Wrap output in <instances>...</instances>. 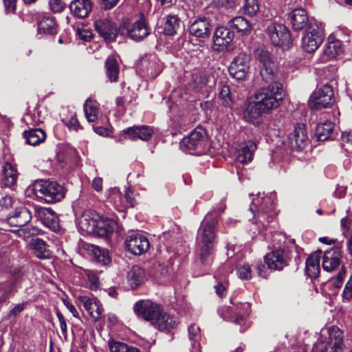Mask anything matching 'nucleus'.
Wrapping results in <instances>:
<instances>
[{"label":"nucleus","instance_id":"obj_1","mask_svg":"<svg viewBox=\"0 0 352 352\" xmlns=\"http://www.w3.org/2000/svg\"><path fill=\"white\" fill-rule=\"evenodd\" d=\"M256 59L263 80L270 84L258 90L250 98L243 111V116L246 122L258 125L263 114H267L280 106L285 94L283 85L273 82L276 66L272 54L263 49H258Z\"/></svg>","mask_w":352,"mask_h":352},{"label":"nucleus","instance_id":"obj_2","mask_svg":"<svg viewBox=\"0 0 352 352\" xmlns=\"http://www.w3.org/2000/svg\"><path fill=\"white\" fill-rule=\"evenodd\" d=\"M274 195L261 197L258 194L256 198L252 200L250 210L253 214L256 223H260L263 226H267L274 219L276 212Z\"/></svg>","mask_w":352,"mask_h":352},{"label":"nucleus","instance_id":"obj_3","mask_svg":"<svg viewBox=\"0 0 352 352\" xmlns=\"http://www.w3.org/2000/svg\"><path fill=\"white\" fill-rule=\"evenodd\" d=\"M35 195L47 204L60 201L65 195V188L56 182L38 180L33 184Z\"/></svg>","mask_w":352,"mask_h":352},{"label":"nucleus","instance_id":"obj_4","mask_svg":"<svg viewBox=\"0 0 352 352\" xmlns=\"http://www.w3.org/2000/svg\"><path fill=\"white\" fill-rule=\"evenodd\" d=\"M324 37L323 30L318 23L310 21L302 38V48L308 53L315 52L322 43Z\"/></svg>","mask_w":352,"mask_h":352},{"label":"nucleus","instance_id":"obj_5","mask_svg":"<svg viewBox=\"0 0 352 352\" xmlns=\"http://www.w3.org/2000/svg\"><path fill=\"white\" fill-rule=\"evenodd\" d=\"M218 223L216 216L208 212L202 221L198 231L199 245H214L216 239L215 227Z\"/></svg>","mask_w":352,"mask_h":352},{"label":"nucleus","instance_id":"obj_6","mask_svg":"<svg viewBox=\"0 0 352 352\" xmlns=\"http://www.w3.org/2000/svg\"><path fill=\"white\" fill-rule=\"evenodd\" d=\"M206 141V131L201 126L195 128L188 136L180 142L182 150L189 153H200L204 148Z\"/></svg>","mask_w":352,"mask_h":352},{"label":"nucleus","instance_id":"obj_7","mask_svg":"<svg viewBox=\"0 0 352 352\" xmlns=\"http://www.w3.org/2000/svg\"><path fill=\"white\" fill-rule=\"evenodd\" d=\"M133 310L138 317L150 322L152 324L155 319L160 316L163 309L160 305L150 300H141L134 305Z\"/></svg>","mask_w":352,"mask_h":352},{"label":"nucleus","instance_id":"obj_8","mask_svg":"<svg viewBox=\"0 0 352 352\" xmlns=\"http://www.w3.org/2000/svg\"><path fill=\"white\" fill-rule=\"evenodd\" d=\"M333 102V91L329 85H324L315 91L309 98L311 109L320 110L331 105Z\"/></svg>","mask_w":352,"mask_h":352},{"label":"nucleus","instance_id":"obj_9","mask_svg":"<svg viewBox=\"0 0 352 352\" xmlns=\"http://www.w3.org/2000/svg\"><path fill=\"white\" fill-rule=\"evenodd\" d=\"M267 33L272 43L276 46L289 48L292 41L288 28L282 24H272L268 27Z\"/></svg>","mask_w":352,"mask_h":352},{"label":"nucleus","instance_id":"obj_10","mask_svg":"<svg viewBox=\"0 0 352 352\" xmlns=\"http://www.w3.org/2000/svg\"><path fill=\"white\" fill-rule=\"evenodd\" d=\"M251 57L246 53H240L231 62L228 71L234 78L242 80L245 78L250 69Z\"/></svg>","mask_w":352,"mask_h":352},{"label":"nucleus","instance_id":"obj_11","mask_svg":"<svg viewBox=\"0 0 352 352\" xmlns=\"http://www.w3.org/2000/svg\"><path fill=\"white\" fill-rule=\"evenodd\" d=\"M125 249L134 255H141L149 249L148 239L140 233L128 234L124 241Z\"/></svg>","mask_w":352,"mask_h":352},{"label":"nucleus","instance_id":"obj_12","mask_svg":"<svg viewBox=\"0 0 352 352\" xmlns=\"http://www.w3.org/2000/svg\"><path fill=\"white\" fill-rule=\"evenodd\" d=\"M119 31L121 34L129 36L131 39L136 41L143 40L149 34L142 16L131 25L120 26Z\"/></svg>","mask_w":352,"mask_h":352},{"label":"nucleus","instance_id":"obj_13","mask_svg":"<svg viewBox=\"0 0 352 352\" xmlns=\"http://www.w3.org/2000/svg\"><path fill=\"white\" fill-rule=\"evenodd\" d=\"M309 142L305 125L297 124L288 135V144L292 150L302 151Z\"/></svg>","mask_w":352,"mask_h":352},{"label":"nucleus","instance_id":"obj_14","mask_svg":"<svg viewBox=\"0 0 352 352\" xmlns=\"http://www.w3.org/2000/svg\"><path fill=\"white\" fill-rule=\"evenodd\" d=\"M96 32L106 42H113L120 32L117 25L107 19H98L94 23Z\"/></svg>","mask_w":352,"mask_h":352},{"label":"nucleus","instance_id":"obj_15","mask_svg":"<svg viewBox=\"0 0 352 352\" xmlns=\"http://www.w3.org/2000/svg\"><path fill=\"white\" fill-rule=\"evenodd\" d=\"M188 31L190 34L193 36L206 38L211 34L212 25L206 18L197 19L190 25Z\"/></svg>","mask_w":352,"mask_h":352},{"label":"nucleus","instance_id":"obj_16","mask_svg":"<svg viewBox=\"0 0 352 352\" xmlns=\"http://www.w3.org/2000/svg\"><path fill=\"white\" fill-rule=\"evenodd\" d=\"M264 260L268 268L271 270H281L287 265V255L282 249L275 250L267 254Z\"/></svg>","mask_w":352,"mask_h":352},{"label":"nucleus","instance_id":"obj_17","mask_svg":"<svg viewBox=\"0 0 352 352\" xmlns=\"http://www.w3.org/2000/svg\"><path fill=\"white\" fill-rule=\"evenodd\" d=\"M234 37V34L229 26H219L214 31L213 42L218 47V50H223L228 47Z\"/></svg>","mask_w":352,"mask_h":352},{"label":"nucleus","instance_id":"obj_18","mask_svg":"<svg viewBox=\"0 0 352 352\" xmlns=\"http://www.w3.org/2000/svg\"><path fill=\"white\" fill-rule=\"evenodd\" d=\"M122 132L125 138L131 140L140 139L143 141H147L151 138L153 134V129L148 126L142 125L128 127L123 130Z\"/></svg>","mask_w":352,"mask_h":352},{"label":"nucleus","instance_id":"obj_19","mask_svg":"<svg viewBox=\"0 0 352 352\" xmlns=\"http://www.w3.org/2000/svg\"><path fill=\"white\" fill-rule=\"evenodd\" d=\"M342 258L341 250L338 248H331L324 253L322 257V267L327 272L336 270L340 265Z\"/></svg>","mask_w":352,"mask_h":352},{"label":"nucleus","instance_id":"obj_20","mask_svg":"<svg viewBox=\"0 0 352 352\" xmlns=\"http://www.w3.org/2000/svg\"><path fill=\"white\" fill-rule=\"evenodd\" d=\"M329 338L326 344L330 349L329 352H341L343 350V333L336 326H331L328 329Z\"/></svg>","mask_w":352,"mask_h":352},{"label":"nucleus","instance_id":"obj_21","mask_svg":"<svg viewBox=\"0 0 352 352\" xmlns=\"http://www.w3.org/2000/svg\"><path fill=\"white\" fill-rule=\"evenodd\" d=\"M43 224L52 230L56 231L59 228V221L57 214L50 208H41L38 212Z\"/></svg>","mask_w":352,"mask_h":352},{"label":"nucleus","instance_id":"obj_22","mask_svg":"<svg viewBox=\"0 0 352 352\" xmlns=\"http://www.w3.org/2000/svg\"><path fill=\"white\" fill-rule=\"evenodd\" d=\"M228 26L235 30L240 36L249 35L252 32V26L248 20L243 16H236L228 22Z\"/></svg>","mask_w":352,"mask_h":352},{"label":"nucleus","instance_id":"obj_23","mask_svg":"<svg viewBox=\"0 0 352 352\" xmlns=\"http://www.w3.org/2000/svg\"><path fill=\"white\" fill-rule=\"evenodd\" d=\"M31 219L32 215L30 210L25 207H21L17 208L12 215H10L8 221L12 226L23 227L30 221Z\"/></svg>","mask_w":352,"mask_h":352},{"label":"nucleus","instance_id":"obj_24","mask_svg":"<svg viewBox=\"0 0 352 352\" xmlns=\"http://www.w3.org/2000/svg\"><path fill=\"white\" fill-rule=\"evenodd\" d=\"M290 22L292 27L296 30H300L305 26H308L309 21L308 16L305 10L302 8H296L292 11L289 15Z\"/></svg>","mask_w":352,"mask_h":352},{"label":"nucleus","instance_id":"obj_25","mask_svg":"<svg viewBox=\"0 0 352 352\" xmlns=\"http://www.w3.org/2000/svg\"><path fill=\"white\" fill-rule=\"evenodd\" d=\"M69 8L74 16L85 18L91 12L92 3L91 0H74L70 3Z\"/></svg>","mask_w":352,"mask_h":352},{"label":"nucleus","instance_id":"obj_26","mask_svg":"<svg viewBox=\"0 0 352 352\" xmlns=\"http://www.w3.org/2000/svg\"><path fill=\"white\" fill-rule=\"evenodd\" d=\"M322 251H317L307 258L306 261V274L311 279L318 277L320 273V258Z\"/></svg>","mask_w":352,"mask_h":352},{"label":"nucleus","instance_id":"obj_27","mask_svg":"<svg viewBox=\"0 0 352 352\" xmlns=\"http://www.w3.org/2000/svg\"><path fill=\"white\" fill-rule=\"evenodd\" d=\"M31 246L34 254L39 259L50 258L52 256V252L47 248L46 242L41 239H32Z\"/></svg>","mask_w":352,"mask_h":352},{"label":"nucleus","instance_id":"obj_28","mask_svg":"<svg viewBox=\"0 0 352 352\" xmlns=\"http://www.w3.org/2000/svg\"><path fill=\"white\" fill-rule=\"evenodd\" d=\"M152 324L157 326L160 331L170 332L177 327V323L172 316L163 310L160 313V316L157 317Z\"/></svg>","mask_w":352,"mask_h":352},{"label":"nucleus","instance_id":"obj_29","mask_svg":"<svg viewBox=\"0 0 352 352\" xmlns=\"http://www.w3.org/2000/svg\"><path fill=\"white\" fill-rule=\"evenodd\" d=\"M256 148L257 146L254 142L249 140L245 142L238 151L237 161L240 163H247L252 161Z\"/></svg>","mask_w":352,"mask_h":352},{"label":"nucleus","instance_id":"obj_30","mask_svg":"<svg viewBox=\"0 0 352 352\" xmlns=\"http://www.w3.org/2000/svg\"><path fill=\"white\" fill-rule=\"evenodd\" d=\"M2 183L4 186L11 187L16 184L18 178L16 168L10 163L6 162L3 166Z\"/></svg>","mask_w":352,"mask_h":352},{"label":"nucleus","instance_id":"obj_31","mask_svg":"<svg viewBox=\"0 0 352 352\" xmlns=\"http://www.w3.org/2000/svg\"><path fill=\"white\" fill-rule=\"evenodd\" d=\"M25 143L32 146H36L43 142L46 138L45 132L41 129H32L25 131L23 133Z\"/></svg>","mask_w":352,"mask_h":352},{"label":"nucleus","instance_id":"obj_32","mask_svg":"<svg viewBox=\"0 0 352 352\" xmlns=\"http://www.w3.org/2000/svg\"><path fill=\"white\" fill-rule=\"evenodd\" d=\"M128 283L132 288L137 287L141 285L145 278L144 270L138 265H134L127 273Z\"/></svg>","mask_w":352,"mask_h":352},{"label":"nucleus","instance_id":"obj_33","mask_svg":"<svg viewBox=\"0 0 352 352\" xmlns=\"http://www.w3.org/2000/svg\"><path fill=\"white\" fill-rule=\"evenodd\" d=\"M78 300L95 321L100 318L101 311L97 302L85 296H79Z\"/></svg>","mask_w":352,"mask_h":352},{"label":"nucleus","instance_id":"obj_34","mask_svg":"<svg viewBox=\"0 0 352 352\" xmlns=\"http://www.w3.org/2000/svg\"><path fill=\"white\" fill-rule=\"evenodd\" d=\"M164 32L166 35L173 36L177 34L180 27V19L177 15L168 14L164 18Z\"/></svg>","mask_w":352,"mask_h":352},{"label":"nucleus","instance_id":"obj_35","mask_svg":"<svg viewBox=\"0 0 352 352\" xmlns=\"http://www.w3.org/2000/svg\"><path fill=\"white\" fill-rule=\"evenodd\" d=\"M86 249L89 254L93 255L98 263L106 265L110 262L111 258L107 250L101 249L93 244H87Z\"/></svg>","mask_w":352,"mask_h":352},{"label":"nucleus","instance_id":"obj_36","mask_svg":"<svg viewBox=\"0 0 352 352\" xmlns=\"http://www.w3.org/2000/svg\"><path fill=\"white\" fill-rule=\"evenodd\" d=\"M91 230H94L96 228V232L101 236H107L114 230V222L109 219L101 220L96 224L92 221V224L89 225Z\"/></svg>","mask_w":352,"mask_h":352},{"label":"nucleus","instance_id":"obj_37","mask_svg":"<svg viewBox=\"0 0 352 352\" xmlns=\"http://www.w3.org/2000/svg\"><path fill=\"white\" fill-rule=\"evenodd\" d=\"M333 129L334 124L330 121L318 124L316 128V135L318 140L326 141L329 140L333 133Z\"/></svg>","mask_w":352,"mask_h":352},{"label":"nucleus","instance_id":"obj_38","mask_svg":"<svg viewBox=\"0 0 352 352\" xmlns=\"http://www.w3.org/2000/svg\"><path fill=\"white\" fill-rule=\"evenodd\" d=\"M106 74L111 82H116L118 78L119 67L114 56H109L105 61Z\"/></svg>","mask_w":352,"mask_h":352},{"label":"nucleus","instance_id":"obj_39","mask_svg":"<svg viewBox=\"0 0 352 352\" xmlns=\"http://www.w3.org/2000/svg\"><path fill=\"white\" fill-rule=\"evenodd\" d=\"M38 30L47 34H54L56 32V24L54 17L43 16L38 23Z\"/></svg>","mask_w":352,"mask_h":352},{"label":"nucleus","instance_id":"obj_40","mask_svg":"<svg viewBox=\"0 0 352 352\" xmlns=\"http://www.w3.org/2000/svg\"><path fill=\"white\" fill-rule=\"evenodd\" d=\"M84 111L89 122H94L98 119V107L96 101L87 99L84 104Z\"/></svg>","mask_w":352,"mask_h":352},{"label":"nucleus","instance_id":"obj_41","mask_svg":"<svg viewBox=\"0 0 352 352\" xmlns=\"http://www.w3.org/2000/svg\"><path fill=\"white\" fill-rule=\"evenodd\" d=\"M219 98L221 100L222 105L230 109H232L233 100L230 87L227 85H221L219 87Z\"/></svg>","mask_w":352,"mask_h":352},{"label":"nucleus","instance_id":"obj_42","mask_svg":"<svg viewBox=\"0 0 352 352\" xmlns=\"http://www.w3.org/2000/svg\"><path fill=\"white\" fill-rule=\"evenodd\" d=\"M221 316L226 320L233 322L236 324L242 325L245 323V319L240 314H232L230 307H225L220 311Z\"/></svg>","mask_w":352,"mask_h":352},{"label":"nucleus","instance_id":"obj_43","mask_svg":"<svg viewBox=\"0 0 352 352\" xmlns=\"http://www.w3.org/2000/svg\"><path fill=\"white\" fill-rule=\"evenodd\" d=\"M206 74L203 71H195L192 74L190 85L195 89H199L207 84Z\"/></svg>","mask_w":352,"mask_h":352},{"label":"nucleus","instance_id":"obj_44","mask_svg":"<svg viewBox=\"0 0 352 352\" xmlns=\"http://www.w3.org/2000/svg\"><path fill=\"white\" fill-rule=\"evenodd\" d=\"M342 52L341 43L339 41H329L324 49V54L331 58H335Z\"/></svg>","mask_w":352,"mask_h":352},{"label":"nucleus","instance_id":"obj_45","mask_svg":"<svg viewBox=\"0 0 352 352\" xmlns=\"http://www.w3.org/2000/svg\"><path fill=\"white\" fill-rule=\"evenodd\" d=\"M200 247L199 259L204 265H208L210 261V256L212 253L214 245H199Z\"/></svg>","mask_w":352,"mask_h":352},{"label":"nucleus","instance_id":"obj_46","mask_svg":"<svg viewBox=\"0 0 352 352\" xmlns=\"http://www.w3.org/2000/svg\"><path fill=\"white\" fill-rule=\"evenodd\" d=\"M236 274L241 280H250L252 278V270L248 264H243L236 267Z\"/></svg>","mask_w":352,"mask_h":352},{"label":"nucleus","instance_id":"obj_47","mask_svg":"<svg viewBox=\"0 0 352 352\" xmlns=\"http://www.w3.org/2000/svg\"><path fill=\"white\" fill-rule=\"evenodd\" d=\"M243 8L245 14L250 16L255 14L259 9L258 0H245Z\"/></svg>","mask_w":352,"mask_h":352},{"label":"nucleus","instance_id":"obj_48","mask_svg":"<svg viewBox=\"0 0 352 352\" xmlns=\"http://www.w3.org/2000/svg\"><path fill=\"white\" fill-rule=\"evenodd\" d=\"M234 270V265L231 261H228L224 263L217 270L215 277H226L230 273H232Z\"/></svg>","mask_w":352,"mask_h":352},{"label":"nucleus","instance_id":"obj_49","mask_svg":"<svg viewBox=\"0 0 352 352\" xmlns=\"http://www.w3.org/2000/svg\"><path fill=\"white\" fill-rule=\"evenodd\" d=\"M109 346L111 352H127L129 346L124 342L111 340L109 341Z\"/></svg>","mask_w":352,"mask_h":352},{"label":"nucleus","instance_id":"obj_50","mask_svg":"<svg viewBox=\"0 0 352 352\" xmlns=\"http://www.w3.org/2000/svg\"><path fill=\"white\" fill-rule=\"evenodd\" d=\"M19 235L23 239H28L32 236L37 235L39 232L38 229L35 227H29L27 226L25 228H22L19 230Z\"/></svg>","mask_w":352,"mask_h":352},{"label":"nucleus","instance_id":"obj_51","mask_svg":"<svg viewBox=\"0 0 352 352\" xmlns=\"http://www.w3.org/2000/svg\"><path fill=\"white\" fill-rule=\"evenodd\" d=\"M48 3L50 9L55 13L62 12L65 8V4L62 0H49Z\"/></svg>","mask_w":352,"mask_h":352},{"label":"nucleus","instance_id":"obj_52","mask_svg":"<svg viewBox=\"0 0 352 352\" xmlns=\"http://www.w3.org/2000/svg\"><path fill=\"white\" fill-rule=\"evenodd\" d=\"M67 126L69 127V129H73L76 131H78L79 129H82V126L80 124L77 118L76 115H73L69 120L68 121Z\"/></svg>","mask_w":352,"mask_h":352},{"label":"nucleus","instance_id":"obj_53","mask_svg":"<svg viewBox=\"0 0 352 352\" xmlns=\"http://www.w3.org/2000/svg\"><path fill=\"white\" fill-rule=\"evenodd\" d=\"M342 297L346 300L352 298V276L346 283L344 291L342 292Z\"/></svg>","mask_w":352,"mask_h":352},{"label":"nucleus","instance_id":"obj_54","mask_svg":"<svg viewBox=\"0 0 352 352\" xmlns=\"http://www.w3.org/2000/svg\"><path fill=\"white\" fill-rule=\"evenodd\" d=\"M345 269L342 267L333 282V285H334L335 287L339 288L342 286L344 278L345 276Z\"/></svg>","mask_w":352,"mask_h":352},{"label":"nucleus","instance_id":"obj_55","mask_svg":"<svg viewBox=\"0 0 352 352\" xmlns=\"http://www.w3.org/2000/svg\"><path fill=\"white\" fill-rule=\"evenodd\" d=\"M330 349L326 343L322 341H318L313 346L311 352H329Z\"/></svg>","mask_w":352,"mask_h":352},{"label":"nucleus","instance_id":"obj_56","mask_svg":"<svg viewBox=\"0 0 352 352\" xmlns=\"http://www.w3.org/2000/svg\"><path fill=\"white\" fill-rule=\"evenodd\" d=\"M56 315H57V318L58 319V321L60 322V326L61 331H62V333H63V334L64 336H66L67 335V331L66 320H65L64 316H63V314L60 312L58 311L56 313Z\"/></svg>","mask_w":352,"mask_h":352},{"label":"nucleus","instance_id":"obj_57","mask_svg":"<svg viewBox=\"0 0 352 352\" xmlns=\"http://www.w3.org/2000/svg\"><path fill=\"white\" fill-rule=\"evenodd\" d=\"M0 206L2 208H8L12 206V199L10 197L6 196L0 199Z\"/></svg>","mask_w":352,"mask_h":352},{"label":"nucleus","instance_id":"obj_58","mask_svg":"<svg viewBox=\"0 0 352 352\" xmlns=\"http://www.w3.org/2000/svg\"><path fill=\"white\" fill-rule=\"evenodd\" d=\"M199 331V328L197 326H196L195 324H191L188 327V333H189L190 339L192 340L195 339L196 337L198 336Z\"/></svg>","mask_w":352,"mask_h":352},{"label":"nucleus","instance_id":"obj_59","mask_svg":"<svg viewBox=\"0 0 352 352\" xmlns=\"http://www.w3.org/2000/svg\"><path fill=\"white\" fill-rule=\"evenodd\" d=\"M256 269L258 274L260 276L263 277V278L267 277V270H266L265 265H263L261 263H257L256 265Z\"/></svg>","mask_w":352,"mask_h":352},{"label":"nucleus","instance_id":"obj_60","mask_svg":"<svg viewBox=\"0 0 352 352\" xmlns=\"http://www.w3.org/2000/svg\"><path fill=\"white\" fill-rule=\"evenodd\" d=\"M25 308V304L21 303L15 305L10 311V314L11 316H17L19 315Z\"/></svg>","mask_w":352,"mask_h":352},{"label":"nucleus","instance_id":"obj_61","mask_svg":"<svg viewBox=\"0 0 352 352\" xmlns=\"http://www.w3.org/2000/svg\"><path fill=\"white\" fill-rule=\"evenodd\" d=\"M92 187L96 191H101L102 189V179L101 177H96L92 182Z\"/></svg>","mask_w":352,"mask_h":352},{"label":"nucleus","instance_id":"obj_62","mask_svg":"<svg viewBox=\"0 0 352 352\" xmlns=\"http://www.w3.org/2000/svg\"><path fill=\"white\" fill-rule=\"evenodd\" d=\"M102 6L105 10L113 8L118 3V0H101Z\"/></svg>","mask_w":352,"mask_h":352},{"label":"nucleus","instance_id":"obj_63","mask_svg":"<svg viewBox=\"0 0 352 352\" xmlns=\"http://www.w3.org/2000/svg\"><path fill=\"white\" fill-rule=\"evenodd\" d=\"M5 8L8 11H14L16 8V0H3Z\"/></svg>","mask_w":352,"mask_h":352},{"label":"nucleus","instance_id":"obj_64","mask_svg":"<svg viewBox=\"0 0 352 352\" xmlns=\"http://www.w3.org/2000/svg\"><path fill=\"white\" fill-rule=\"evenodd\" d=\"M341 138L344 143L352 144V133L344 132L342 134Z\"/></svg>","mask_w":352,"mask_h":352}]
</instances>
